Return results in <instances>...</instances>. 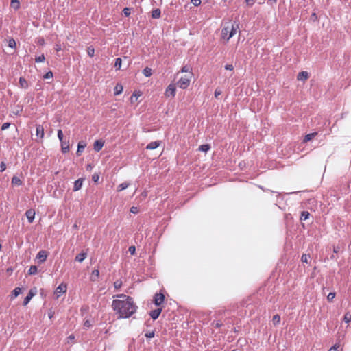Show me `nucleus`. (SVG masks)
Instances as JSON below:
<instances>
[{"label":"nucleus","instance_id":"nucleus-10","mask_svg":"<svg viewBox=\"0 0 351 351\" xmlns=\"http://www.w3.org/2000/svg\"><path fill=\"white\" fill-rule=\"evenodd\" d=\"M61 143V150L63 154H66L69 152V140H63Z\"/></svg>","mask_w":351,"mask_h":351},{"label":"nucleus","instance_id":"nucleus-29","mask_svg":"<svg viewBox=\"0 0 351 351\" xmlns=\"http://www.w3.org/2000/svg\"><path fill=\"white\" fill-rule=\"evenodd\" d=\"M210 149V145L208 144H203L199 147V150L206 152Z\"/></svg>","mask_w":351,"mask_h":351},{"label":"nucleus","instance_id":"nucleus-28","mask_svg":"<svg viewBox=\"0 0 351 351\" xmlns=\"http://www.w3.org/2000/svg\"><path fill=\"white\" fill-rule=\"evenodd\" d=\"M317 134L316 132H313V133H310V134H306L305 136H304V138L303 140L304 142H308L311 140H312L315 136Z\"/></svg>","mask_w":351,"mask_h":351},{"label":"nucleus","instance_id":"nucleus-8","mask_svg":"<svg viewBox=\"0 0 351 351\" xmlns=\"http://www.w3.org/2000/svg\"><path fill=\"white\" fill-rule=\"evenodd\" d=\"M84 180V178H79V179L76 180L74 182V186H73V191H77L80 190L82 187Z\"/></svg>","mask_w":351,"mask_h":351},{"label":"nucleus","instance_id":"nucleus-4","mask_svg":"<svg viewBox=\"0 0 351 351\" xmlns=\"http://www.w3.org/2000/svg\"><path fill=\"white\" fill-rule=\"evenodd\" d=\"M165 300V295L162 293H157L154 295V302L156 306L161 305Z\"/></svg>","mask_w":351,"mask_h":351},{"label":"nucleus","instance_id":"nucleus-63","mask_svg":"<svg viewBox=\"0 0 351 351\" xmlns=\"http://www.w3.org/2000/svg\"><path fill=\"white\" fill-rule=\"evenodd\" d=\"M329 351H337V348H335V346H333L329 350Z\"/></svg>","mask_w":351,"mask_h":351},{"label":"nucleus","instance_id":"nucleus-30","mask_svg":"<svg viewBox=\"0 0 351 351\" xmlns=\"http://www.w3.org/2000/svg\"><path fill=\"white\" fill-rule=\"evenodd\" d=\"M38 268L36 265H32L29 270H28V274L29 275H34L37 273Z\"/></svg>","mask_w":351,"mask_h":351},{"label":"nucleus","instance_id":"nucleus-49","mask_svg":"<svg viewBox=\"0 0 351 351\" xmlns=\"http://www.w3.org/2000/svg\"><path fill=\"white\" fill-rule=\"evenodd\" d=\"M10 125V123H8V122H5L4 123H3V125H1V130H7Z\"/></svg>","mask_w":351,"mask_h":351},{"label":"nucleus","instance_id":"nucleus-1","mask_svg":"<svg viewBox=\"0 0 351 351\" xmlns=\"http://www.w3.org/2000/svg\"><path fill=\"white\" fill-rule=\"evenodd\" d=\"M119 299L112 301V307L119 315V318L126 319L130 317L136 311L137 306L132 297L120 294L117 295Z\"/></svg>","mask_w":351,"mask_h":351},{"label":"nucleus","instance_id":"nucleus-43","mask_svg":"<svg viewBox=\"0 0 351 351\" xmlns=\"http://www.w3.org/2000/svg\"><path fill=\"white\" fill-rule=\"evenodd\" d=\"M123 12L125 16H129L131 14L130 8H125L123 10Z\"/></svg>","mask_w":351,"mask_h":351},{"label":"nucleus","instance_id":"nucleus-54","mask_svg":"<svg viewBox=\"0 0 351 351\" xmlns=\"http://www.w3.org/2000/svg\"><path fill=\"white\" fill-rule=\"evenodd\" d=\"M114 285L116 289H118L121 287V282L117 280L114 282Z\"/></svg>","mask_w":351,"mask_h":351},{"label":"nucleus","instance_id":"nucleus-52","mask_svg":"<svg viewBox=\"0 0 351 351\" xmlns=\"http://www.w3.org/2000/svg\"><path fill=\"white\" fill-rule=\"evenodd\" d=\"M225 69L229 70V71H232L234 69V67L232 64H226L225 66Z\"/></svg>","mask_w":351,"mask_h":351},{"label":"nucleus","instance_id":"nucleus-59","mask_svg":"<svg viewBox=\"0 0 351 351\" xmlns=\"http://www.w3.org/2000/svg\"><path fill=\"white\" fill-rule=\"evenodd\" d=\"M339 249L340 248L339 247H334V248H333L334 253H338L339 251Z\"/></svg>","mask_w":351,"mask_h":351},{"label":"nucleus","instance_id":"nucleus-20","mask_svg":"<svg viewBox=\"0 0 351 351\" xmlns=\"http://www.w3.org/2000/svg\"><path fill=\"white\" fill-rule=\"evenodd\" d=\"M86 253L82 252L75 256V260L79 263H82L86 258Z\"/></svg>","mask_w":351,"mask_h":351},{"label":"nucleus","instance_id":"nucleus-16","mask_svg":"<svg viewBox=\"0 0 351 351\" xmlns=\"http://www.w3.org/2000/svg\"><path fill=\"white\" fill-rule=\"evenodd\" d=\"M36 134L38 137L43 138L44 137V128L41 125H37L36 128Z\"/></svg>","mask_w":351,"mask_h":351},{"label":"nucleus","instance_id":"nucleus-36","mask_svg":"<svg viewBox=\"0 0 351 351\" xmlns=\"http://www.w3.org/2000/svg\"><path fill=\"white\" fill-rule=\"evenodd\" d=\"M272 321H273V323L274 325H277L280 323V317L279 315H275L273 316V319H272Z\"/></svg>","mask_w":351,"mask_h":351},{"label":"nucleus","instance_id":"nucleus-41","mask_svg":"<svg viewBox=\"0 0 351 351\" xmlns=\"http://www.w3.org/2000/svg\"><path fill=\"white\" fill-rule=\"evenodd\" d=\"M53 73L51 71H49L44 75L43 78L44 79H51V78H53Z\"/></svg>","mask_w":351,"mask_h":351},{"label":"nucleus","instance_id":"nucleus-26","mask_svg":"<svg viewBox=\"0 0 351 351\" xmlns=\"http://www.w3.org/2000/svg\"><path fill=\"white\" fill-rule=\"evenodd\" d=\"M8 47L16 49V43L13 38H10L8 40Z\"/></svg>","mask_w":351,"mask_h":351},{"label":"nucleus","instance_id":"nucleus-31","mask_svg":"<svg viewBox=\"0 0 351 351\" xmlns=\"http://www.w3.org/2000/svg\"><path fill=\"white\" fill-rule=\"evenodd\" d=\"M143 74L145 76V77H149L152 75V69L149 68V67H145L143 70Z\"/></svg>","mask_w":351,"mask_h":351},{"label":"nucleus","instance_id":"nucleus-22","mask_svg":"<svg viewBox=\"0 0 351 351\" xmlns=\"http://www.w3.org/2000/svg\"><path fill=\"white\" fill-rule=\"evenodd\" d=\"M10 6L14 10H17L20 8L19 0H11Z\"/></svg>","mask_w":351,"mask_h":351},{"label":"nucleus","instance_id":"nucleus-15","mask_svg":"<svg viewBox=\"0 0 351 351\" xmlns=\"http://www.w3.org/2000/svg\"><path fill=\"white\" fill-rule=\"evenodd\" d=\"M160 143L161 142L160 141H152L147 144V145L146 146V149L150 150L155 149L159 147Z\"/></svg>","mask_w":351,"mask_h":351},{"label":"nucleus","instance_id":"nucleus-3","mask_svg":"<svg viewBox=\"0 0 351 351\" xmlns=\"http://www.w3.org/2000/svg\"><path fill=\"white\" fill-rule=\"evenodd\" d=\"M190 84V77H182L177 82L178 86L182 89L186 88Z\"/></svg>","mask_w":351,"mask_h":351},{"label":"nucleus","instance_id":"nucleus-18","mask_svg":"<svg viewBox=\"0 0 351 351\" xmlns=\"http://www.w3.org/2000/svg\"><path fill=\"white\" fill-rule=\"evenodd\" d=\"M19 83L21 88L25 89L28 88V82L23 77L19 78Z\"/></svg>","mask_w":351,"mask_h":351},{"label":"nucleus","instance_id":"nucleus-44","mask_svg":"<svg viewBox=\"0 0 351 351\" xmlns=\"http://www.w3.org/2000/svg\"><path fill=\"white\" fill-rule=\"evenodd\" d=\"M130 211L133 214H136L138 213L139 210L138 208L136 206H132L130 209Z\"/></svg>","mask_w":351,"mask_h":351},{"label":"nucleus","instance_id":"nucleus-5","mask_svg":"<svg viewBox=\"0 0 351 351\" xmlns=\"http://www.w3.org/2000/svg\"><path fill=\"white\" fill-rule=\"evenodd\" d=\"M66 285L64 283H61L55 291V293L57 294V297H59L62 293H64L66 291Z\"/></svg>","mask_w":351,"mask_h":351},{"label":"nucleus","instance_id":"nucleus-21","mask_svg":"<svg viewBox=\"0 0 351 351\" xmlns=\"http://www.w3.org/2000/svg\"><path fill=\"white\" fill-rule=\"evenodd\" d=\"M161 15V11L159 8H156L152 10V17L153 19H159Z\"/></svg>","mask_w":351,"mask_h":351},{"label":"nucleus","instance_id":"nucleus-2","mask_svg":"<svg viewBox=\"0 0 351 351\" xmlns=\"http://www.w3.org/2000/svg\"><path fill=\"white\" fill-rule=\"evenodd\" d=\"M230 26L229 34L227 37V41H228L234 34H237L239 29V23L237 21H234Z\"/></svg>","mask_w":351,"mask_h":351},{"label":"nucleus","instance_id":"nucleus-38","mask_svg":"<svg viewBox=\"0 0 351 351\" xmlns=\"http://www.w3.org/2000/svg\"><path fill=\"white\" fill-rule=\"evenodd\" d=\"M45 60V57L44 54H42L38 57H36V58H35V62L37 63L43 62Z\"/></svg>","mask_w":351,"mask_h":351},{"label":"nucleus","instance_id":"nucleus-39","mask_svg":"<svg viewBox=\"0 0 351 351\" xmlns=\"http://www.w3.org/2000/svg\"><path fill=\"white\" fill-rule=\"evenodd\" d=\"M21 293V289L20 287H16L12 291V294L14 297H17Z\"/></svg>","mask_w":351,"mask_h":351},{"label":"nucleus","instance_id":"nucleus-32","mask_svg":"<svg viewBox=\"0 0 351 351\" xmlns=\"http://www.w3.org/2000/svg\"><path fill=\"white\" fill-rule=\"evenodd\" d=\"M128 186H129L128 183L123 182L118 186L117 190H118V191H123V190L126 189L128 187Z\"/></svg>","mask_w":351,"mask_h":351},{"label":"nucleus","instance_id":"nucleus-51","mask_svg":"<svg viewBox=\"0 0 351 351\" xmlns=\"http://www.w3.org/2000/svg\"><path fill=\"white\" fill-rule=\"evenodd\" d=\"M191 3L195 5V6H198L199 5H200L201 3V0H191Z\"/></svg>","mask_w":351,"mask_h":351},{"label":"nucleus","instance_id":"nucleus-42","mask_svg":"<svg viewBox=\"0 0 351 351\" xmlns=\"http://www.w3.org/2000/svg\"><path fill=\"white\" fill-rule=\"evenodd\" d=\"M57 136L60 141H62L64 140V135L62 130H58L57 132Z\"/></svg>","mask_w":351,"mask_h":351},{"label":"nucleus","instance_id":"nucleus-25","mask_svg":"<svg viewBox=\"0 0 351 351\" xmlns=\"http://www.w3.org/2000/svg\"><path fill=\"white\" fill-rule=\"evenodd\" d=\"M123 91V86L121 84H117L114 88V94L118 95Z\"/></svg>","mask_w":351,"mask_h":351},{"label":"nucleus","instance_id":"nucleus-64","mask_svg":"<svg viewBox=\"0 0 351 351\" xmlns=\"http://www.w3.org/2000/svg\"><path fill=\"white\" fill-rule=\"evenodd\" d=\"M69 338L71 339H74V336L71 335H70L69 337Z\"/></svg>","mask_w":351,"mask_h":351},{"label":"nucleus","instance_id":"nucleus-24","mask_svg":"<svg viewBox=\"0 0 351 351\" xmlns=\"http://www.w3.org/2000/svg\"><path fill=\"white\" fill-rule=\"evenodd\" d=\"M12 184L16 185V186H21L23 184L22 180L18 178L17 176H13L12 178Z\"/></svg>","mask_w":351,"mask_h":351},{"label":"nucleus","instance_id":"nucleus-62","mask_svg":"<svg viewBox=\"0 0 351 351\" xmlns=\"http://www.w3.org/2000/svg\"><path fill=\"white\" fill-rule=\"evenodd\" d=\"M92 169L91 165L88 164L86 167V170H90Z\"/></svg>","mask_w":351,"mask_h":351},{"label":"nucleus","instance_id":"nucleus-34","mask_svg":"<svg viewBox=\"0 0 351 351\" xmlns=\"http://www.w3.org/2000/svg\"><path fill=\"white\" fill-rule=\"evenodd\" d=\"M343 321L346 323H349L351 322V313L350 312H347L343 316Z\"/></svg>","mask_w":351,"mask_h":351},{"label":"nucleus","instance_id":"nucleus-61","mask_svg":"<svg viewBox=\"0 0 351 351\" xmlns=\"http://www.w3.org/2000/svg\"><path fill=\"white\" fill-rule=\"evenodd\" d=\"M38 43H39V44L43 45V44H44L45 40H44V39H43V38H41V39L38 41Z\"/></svg>","mask_w":351,"mask_h":351},{"label":"nucleus","instance_id":"nucleus-14","mask_svg":"<svg viewBox=\"0 0 351 351\" xmlns=\"http://www.w3.org/2000/svg\"><path fill=\"white\" fill-rule=\"evenodd\" d=\"M86 144L84 141H80L77 144V149L76 152L77 156H80L84 152Z\"/></svg>","mask_w":351,"mask_h":351},{"label":"nucleus","instance_id":"nucleus-50","mask_svg":"<svg viewBox=\"0 0 351 351\" xmlns=\"http://www.w3.org/2000/svg\"><path fill=\"white\" fill-rule=\"evenodd\" d=\"M6 169V165L4 162H1L0 164V172H3Z\"/></svg>","mask_w":351,"mask_h":351},{"label":"nucleus","instance_id":"nucleus-45","mask_svg":"<svg viewBox=\"0 0 351 351\" xmlns=\"http://www.w3.org/2000/svg\"><path fill=\"white\" fill-rule=\"evenodd\" d=\"M155 335V332L154 331H151V332H146L145 334V336L148 338V339H150V338H152L154 337Z\"/></svg>","mask_w":351,"mask_h":351},{"label":"nucleus","instance_id":"nucleus-35","mask_svg":"<svg viewBox=\"0 0 351 351\" xmlns=\"http://www.w3.org/2000/svg\"><path fill=\"white\" fill-rule=\"evenodd\" d=\"M87 53L90 57H93L95 54V49L92 46L87 47Z\"/></svg>","mask_w":351,"mask_h":351},{"label":"nucleus","instance_id":"nucleus-40","mask_svg":"<svg viewBox=\"0 0 351 351\" xmlns=\"http://www.w3.org/2000/svg\"><path fill=\"white\" fill-rule=\"evenodd\" d=\"M310 259V255L308 254H302L301 257V261L303 263H308V260Z\"/></svg>","mask_w":351,"mask_h":351},{"label":"nucleus","instance_id":"nucleus-48","mask_svg":"<svg viewBox=\"0 0 351 351\" xmlns=\"http://www.w3.org/2000/svg\"><path fill=\"white\" fill-rule=\"evenodd\" d=\"M128 252L132 254H134L136 252V247L134 245L129 247Z\"/></svg>","mask_w":351,"mask_h":351},{"label":"nucleus","instance_id":"nucleus-47","mask_svg":"<svg viewBox=\"0 0 351 351\" xmlns=\"http://www.w3.org/2000/svg\"><path fill=\"white\" fill-rule=\"evenodd\" d=\"M190 70H191L190 66H189L187 65H185V66H184L182 68L181 72H182V73H188V72H190Z\"/></svg>","mask_w":351,"mask_h":351},{"label":"nucleus","instance_id":"nucleus-37","mask_svg":"<svg viewBox=\"0 0 351 351\" xmlns=\"http://www.w3.org/2000/svg\"><path fill=\"white\" fill-rule=\"evenodd\" d=\"M140 96H141V93L140 91H138V92H134L133 94L132 95L131 97H130L131 102H133L134 98L137 99L138 98V97H140Z\"/></svg>","mask_w":351,"mask_h":351},{"label":"nucleus","instance_id":"nucleus-23","mask_svg":"<svg viewBox=\"0 0 351 351\" xmlns=\"http://www.w3.org/2000/svg\"><path fill=\"white\" fill-rule=\"evenodd\" d=\"M310 215H311L308 211L304 210L301 213L300 219L301 221H306L309 219Z\"/></svg>","mask_w":351,"mask_h":351},{"label":"nucleus","instance_id":"nucleus-6","mask_svg":"<svg viewBox=\"0 0 351 351\" xmlns=\"http://www.w3.org/2000/svg\"><path fill=\"white\" fill-rule=\"evenodd\" d=\"M165 95L167 97H173L176 95V87L173 84H170L167 86L165 90Z\"/></svg>","mask_w":351,"mask_h":351},{"label":"nucleus","instance_id":"nucleus-56","mask_svg":"<svg viewBox=\"0 0 351 351\" xmlns=\"http://www.w3.org/2000/svg\"><path fill=\"white\" fill-rule=\"evenodd\" d=\"M93 180L96 182L99 180V176L98 175H93L92 178Z\"/></svg>","mask_w":351,"mask_h":351},{"label":"nucleus","instance_id":"nucleus-9","mask_svg":"<svg viewBox=\"0 0 351 351\" xmlns=\"http://www.w3.org/2000/svg\"><path fill=\"white\" fill-rule=\"evenodd\" d=\"M162 312V308H158L156 309L152 310L149 312L150 317L156 320L158 318L160 313Z\"/></svg>","mask_w":351,"mask_h":351},{"label":"nucleus","instance_id":"nucleus-33","mask_svg":"<svg viewBox=\"0 0 351 351\" xmlns=\"http://www.w3.org/2000/svg\"><path fill=\"white\" fill-rule=\"evenodd\" d=\"M99 270L97 269H95L93 273H92V277H91V280L93 281H95L98 278H99Z\"/></svg>","mask_w":351,"mask_h":351},{"label":"nucleus","instance_id":"nucleus-46","mask_svg":"<svg viewBox=\"0 0 351 351\" xmlns=\"http://www.w3.org/2000/svg\"><path fill=\"white\" fill-rule=\"evenodd\" d=\"M335 297V293L330 292L327 296V299L328 301H332Z\"/></svg>","mask_w":351,"mask_h":351},{"label":"nucleus","instance_id":"nucleus-11","mask_svg":"<svg viewBox=\"0 0 351 351\" xmlns=\"http://www.w3.org/2000/svg\"><path fill=\"white\" fill-rule=\"evenodd\" d=\"M104 145V141L102 140H96L93 145V149L95 152H99Z\"/></svg>","mask_w":351,"mask_h":351},{"label":"nucleus","instance_id":"nucleus-27","mask_svg":"<svg viewBox=\"0 0 351 351\" xmlns=\"http://www.w3.org/2000/svg\"><path fill=\"white\" fill-rule=\"evenodd\" d=\"M121 63H122V60L121 58H117L115 59L114 67L117 71L121 69Z\"/></svg>","mask_w":351,"mask_h":351},{"label":"nucleus","instance_id":"nucleus-12","mask_svg":"<svg viewBox=\"0 0 351 351\" xmlns=\"http://www.w3.org/2000/svg\"><path fill=\"white\" fill-rule=\"evenodd\" d=\"M25 215L29 223H32L35 218V211L32 209L27 210L25 213Z\"/></svg>","mask_w":351,"mask_h":351},{"label":"nucleus","instance_id":"nucleus-60","mask_svg":"<svg viewBox=\"0 0 351 351\" xmlns=\"http://www.w3.org/2000/svg\"><path fill=\"white\" fill-rule=\"evenodd\" d=\"M55 49H56V51H60V50H61L60 45H56V48H55Z\"/></svg>","mask_w":351,"mask_h":351},{"label":"nucleus","instance_id":"nucleus-53","mask_svg":"<svg viewBox=\"0 0 351 351\" xmlns=\"http://www.w3.org/2000/svg\"><path fill=\"white\" fill-rule=\"evenodd\" d=\"M84 326L86 328H89L91 326L90 322L89 320H86L84 322Z\"/></svg>","mask_w":351,"mask_h":351},{"label":"nucleus","instance_id":"nucleus-58","mask_svg":"<svg viewBox=\"0 0 351 351\" xmlns=\"http://www.w3.org/2000/svg\"><path fill=\"white\" fill-rule=\"evenodd\" d=\"M221 326H222V323H221L220 322H217L215 324V327L217 328H220Z\"/></svg>","mask_w":351,"mask_h":351},{"label":"nucleus","instance_id":"nucleus-57","mask_svg":"<svg viewBox=\"0 0 351 351\" xmlns=\"http://www.w3.org/2000/svg\"><path fill=\"white\" fill-rule=\"evenodd\" d=\"M245 2L250 6H252L254 4V0H245Z\"/></svg>","mask_w":351,"mask_h":351},{"label":"nucleus","instance_id":"nucleus-17","mask_svg":"<svg viewBox=\"0 0 351 351\" xmlns=\"http://www.w3.org/2000/svg\"><path fill=\"white\" fill-rule=\"evenodd\" d=\"M308 73L307 71H301L298 75V80L301 81H305L308 78Z\"/></svg>","mask_w":351,"mask_h":351},{"label":"nucleus","instance_id":"nucleus-19","mask_svg":"<svg viewBox=\"0 0 351 351\" xmlns=\"http://www.w3.org/2000/svg\"><path fill=\"white\" fill-rule=\"evenodd\" d=\"M230 26L229 25L224 27L221 30V37L227 40V37L229 34Z\"/></svg>","mask_w":351,"mask_h":351},{"label":"nucleus","instance_id":"nucleus-55","mask_svg":"<svg viewBox=\"0 0 351 351\" xmlns=\"http://www.w3.org/2000/svg\"><path fill=\"white\" fill-rule=\"evenodd\" d=\"M221 94V91L220 90L216 89L215 91V97H217L219 95Z\"/></svg>","mask_w":351,"mask_h":351},{"label":"nucleus","instance_id":"nucleus-7","mask_svg":"<svg viewBox=\"0 0 351 351\" xmlns=\"http://www.w3.org/2000/svg\"><path fill=\"white\" fill-rule=\"evenodd\" d=\"M47 257V252L45 250H40L36 255V258L38 259V262L42 263H44Z\"/></svg>","mask_w":351,"mask_h":351},{"label":"nucleus","instance_id":"nucleus-13","mask_svg":"<svg viewBox=\"0 0 351 351\" xmlns=\"http://www.w3.org/2000/svg\"><path fill=\"white\" fill-rule=\"evenodd\" d=\"M35 293H36V291H33L32 289L29 290V293H27L26 297L24 298V300L23 302L24 306H26L29 302V301L34 297Z\"/></svg>","mask_w":351,"mask_h":351}]
</instances>
